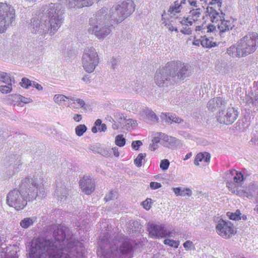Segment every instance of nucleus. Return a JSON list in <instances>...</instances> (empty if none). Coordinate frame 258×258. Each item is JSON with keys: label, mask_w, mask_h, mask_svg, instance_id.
Returning a JSON list of instances; mask_svg holds the SVG:
<instances>
[{"label": "nucleus", "mask_w": 258, "mask_h": 258, "mask_svg": "<svg viewBox=\"0 0 258 258\" xmlns=\"http://www.w3.org/2000/svg\"><path fill=\"white\" fill-rule=\"evenodd\" d=\"M67 230V228H58L54 231L55 242L43 238H38L33 241L28 250V258H84L82 247L77 250L73 247L70 251L62 248L66 243Z\"/></svg>", "instance_id": "obj_1"}, {"label": "nucleus", "mask_w": 258, "mask_h": 258, "mask_svg": "<svg viewBox=\"0 0 258 258\" xmlns=\"http://www.w3.org/2000/svg\"><path fill=\"white\" fill-rule=\"evenodd\" d=\"M43 182L44 179L38 175L23 178L19 183L21 190L10 191L7 196V204L16 210L23 209L27 204V197L29 201H33L37 197L46 195Z\"/></svg>", "instance_id": "obj_2"}, {"label": "nucleus", "mask_w": 258, "mask_h": 258, "mask_svg": "<svg viewBox=\"0 0 258 258\" xmlns=\"http://www.w3.org/2000/svg\"><path fill=\"white\" fill-rule=\"evenodd\" d=\"M41 13L31 20L30 29L33 33L45 35L54 34L61 25L63 20V10L58 4H49L43 6Z\"/></svg>", "instance_id": "obj_3"}, {"label": "nucleus", "mask_w": 258, "mask_h": 258, "mask_svg": "<svg viewBox=\"0 0 258 258\" xmlns=\"http://www.w3.org/2000/svg\"><path fill=\"white\" fill-rule=\"evenodd\" d=\"M121 236L111 239L108 235L103 237L99 242L100 248L98 254L103 258H123V256L131 251L133 245L131 242L120 241Z\"/></svg>", "instance_id": "obj_4"}, {"label": "nucleus", "mask_w": 258, "mask_h": 258, "mask_svg": "<svg viewBox=\"0 0 258 258\" xmlns=\"http://www.w3.org/2000/svg\"><path fill=\"white\" fill-rule=\"evenodd\" d=\"M114 23L115 22L111 20L108 9L103 8L90 19L88 32L103 40L111 33Z\"/></svg>", "instance_id": "obj_5"}, {"label": "nucleus", "mask_w": 258, "mask_h": 258, "mask_svg": "<svg viewBox=\"0 0 258 258\" xmlns=\"http://www.w3.org/2000/svg\"><path fill=\"white\" fill-rule=\"evenodd\" d=\"M135 10V5L132 0L119 2L108 10L111 20L116 24L121 22L130 16Z\"/></svg>", "instance_id": "obj_6"}, {"label": "nucleus", "mask_w": 258, "mask_h": 258, "mask_svg": "<svg viewBox=\"0 0 258 258\" xmlns=\"http://www.w3.org/2000/svg\"><path fill=\"white\" fill-rule=\"evenodd\" d=\"M99 56L96 49L93 47L86 48L82 57L84 70L88 73L94 72L99 63Z\"/></svg>", "instance_id": "obj_7"}, {"label": "nucleus", "mask_w": 258, "mask_h": 258, "mask_svg": "<svg viewBox=\"0 0 258 258\" xmlns=\"http://www.w3.org/2000/svg\"><path fill=\"white\" fill-rule=\"evenodd\" d=\"M168 62L162 68L157 70L154 80L155 84L160 87H164L175 83V74L172 73Z\"/></svg>", "instance_id": "obj_8"}, {"label": "nucleus", "mask_w": 258, "mask_h": 258, "mask_svg": "<svg viewBox=\"0 0 258 258\" xmlns=\"http://www.w3.org/2000/svg\"><path fill=\"white\" fill-rule=\"evenodd\" d=\"M15 18V11L5 3H0V33L4 32Z\"/></svg>", "instance_id": "obj_9"}, {"label": "nucleus", "mask_w": 258, "mask_h": 258, "mask_svg": "<svg viewBox=\"0 0 258 258\" xmlns=\"http://www.w3.org/2000/svg\"><path fill=\"white\" fill-rule=\"evenodd\" d=\"M172 73L175 74V82L177 79L184 80L190 76L192 72L191 66L180 61H172L168 62Z\"/></svg>", "instance_id": "obj_10"}, {"label": "nucleus", "mask_w": 258, "mask_h": 258, "mask_svg": "<svg viewBox=\"0 0 258 258\" xmlns=\"http://www.w3.org/2000/svg\"><path fill=\"white\" fill-rule=\"evenodd\" d=\"M245 56L253 53L258 47V34L250 33L241 38L238 41Z\"/></svg>", "instance_id": "obj_11"}, {"label": "nucleus", "mask_w": 258, "mask_h": 258, "mask_svg": "<svg viewBox=\"0 0 258 258\" xmlns=\"http://www.w3.org/2000/svg\"><path fill=\"white\" fill-rule=\"evenodd\" d=\"M203 5V7H206L207 12L209 14L212 23H218L220 20L221 16L217 12L216 9L220 10L221 7V3L220 0H200Z\"/></svg>", "instance_id": "obj_12"}, {"label": "nucleus", "mask_w": 258, "mask_h": 258, "mask_svg": "<svg viewBox=\"0 0 258 258\" xmlns=\"http://www.w3.org/2000/svg\"><path fill=\"white\" fill-rule=\"evenodd\" d=\"M226 178L228 181L227 187L232 193H236L237 189L241 186L243 181V176L241 172L235 170L229 171L226 173Z\"/></svg>", "instance_id": "obj_13"}, {"label": "nucleus", "mask_w": 258, "mask_h": 258, "mask_svg": "<svg viewBox=\"0 0 258 258\" xmlns=\"http://www.w3.org/2000/svg\"><path fill=\"white\" fill-rule=\"evenodd\" d=\"M238 116V111L233 107H229L226 110H219L216 117L218 121L224 124H231Z\"/></svg>", "instance_id": "obj_14"}, {"label": "nucleus", "mask_w": 258, "mask_h": 258, "mask_svg": "<svg viewBox=\"0 0 258 258\" xmlns=\"http://www.w3.org/2000/svg\"><path fill=\"white\" fill-rule=\"evenodd\" d=\"M216 231L219 235L224 238H229L236 233L233 224L229 221L223 219L218 221Z\"/></svg>", "instance_id": "obj_15"}, {"label": "nucleus", "mask_w": 258, "mask_h": 258, "mask_svg": "<svg viewBox=\"0 0 258 258\" xmlns=\"http://www.w3.org/2000/svg\"><path fill=\"white\" fill-rule=\"evenodd\" d=\"M148 230L149 235L153 238H163L174 237L173 232L167 231L162 225L148 224Z\"/></svg>", "instance_id": "obj_16"}, {"label": "nucleus", "mask_w": 258, "mask_h": 258, "mask_svg": "<svg viewBox=\"0 0 258 258\" xmlns=\"http://www.w3.org/2000/svg\"><path fill=\"white\" fill-rule=\"evenodd\" d=\"M80 187L85 194H91L95 189V184L89 176H84L80 180Z\"/></svg>", "instance_id": "obj_17"}, {"label": "nucleus", "mask_w": 258, "mask_h": 258, "mask_svg": "<svg viewBox=\"0 0 258 258\" xmlns=\"http://www.w3.org/2000/svg\"><path fill=\"white\" fill-rule=\"evenodd\" d=\"M216 26L217 27L216 32L219 31L220 35H222L223 33L232 30L235 26V24L233 20H227L224 19H220Z\"/></svg>", "instance_id": "obj_18"}, {"label": "nucleus", "mask_w": 258, "mask_h": 258, "mask_svg": "<svg viewBox=\"0 0 258 258\" xmlns=\"http://www.w3.org/2000/svg\"><path fill=\"white\" fill-rule=\"evenodd\" d=\"M188 16L183 19V24L185 23H190L192 25L194 23L195 25L199 24V22L201 16V12L200 9H196L191 10L189 13Z\"/></svg>", "instance_id": "obj_19"}, {"label": "nucleus", "mask_w": 258, "mask_h": 258, "mask_svg": "<svg viewBox=\"0 0 258 258\" xmlns=\"http://www.w3.org/2000/svg\"><path fill=\"white\" fill-rule=\"evenodd\" d=\"M226 102L221 98H214L209 101L207 104V107L209 110L212 112L215 111L222 106H225Z\"/></svg>", "instance_id": "obj_20"}, {"label": "nucleus", "mask_w": 258, "mask_h": 258, "mask_svg": "<svg viewBox=\"0 0 258 258\" xmlns=\"http://www.w3.org/2000/svg\"><path fill=\"white\" fill-rule=\"evenodd\" d=\"M227 53L233 57H242L246 56L244 53L238 42L237 45H233L227 49Z\"/></svg>", "instance_id": "obj_21"}, {"label": "nucleus", "mask_w": 258, "mask_h": 258, "mask_svg": "<svg viewBox=\"0 0 258 258\" xmlns=\"http://www.w3.org/2000/svg\"><path fill=\"white\" fill-rule=\"evenodd\" d=\"M142 117L144 120L149 123L156 122L158 119L155 113L148 108L143 109Z\"/></svg>", "instance_id": "obj_22"}, {"label": "nucleus", "mask_w": 258, "mask_h": 258, "mask_svg": "<svg viewBox=\"0 0 258 258\" xmlns=\"http://www.w3.org/2000/svg\"><path fill=\"white\" fill-rule=\"evenodd\" d=\"M161 118L168 123H180L183 121L181 118L170 113H162Z\"/></svg>", "instance_id": "obj_23"}, {"label": "nucleus", "mask_w": 258, "mask_h": 258, "mask_svg": "<svg viewBox=\"0 0 258 258\" xmlns=\"http://www.w3.org/2000/svg\"><path fill=\"white\" fill-rule=\"evenodd\" d=\"M195 31L198 33L201 32L202 33H213L215 34L217 28L214 24H209L208 25L202 24V25L196 26Z\"/></svg>", "instance_id": "obj_24"}, {"label": "nucleus", "mask_w": 258, "mask_h": 258, "mask_svg": "<svg viewBox=\"0 0 258 258\" xmlns=\"http://www.w3.org/2000/svg\"><path fill=\"white\" fill-rule=\"evenodd\" d=\"M182 7L177 1L174 2L169 6L167 12L166 13V16L168 17L175 16L177 14L180 12Z\"/></svg>", "instance_id": "obj_25"}, {"label": "nucleus", "mask_w": 258, "mask_h": 258, "mask_svg": "<svg viewBox=\"0 0 258 258\" xmlns=\"http://www.w3.org/2000/svg\"><path fill=\"white\" fill-rule=\"evenodd\" d=\"M12 99L15 102V105L19 106H23L24 104L29 103L33 101L30 98H26L17 94L12 95Z\"/></svg>", "instance_id": "obj_26"}, {"label": "nucleus", "mask_w": 258, "mask_h": 258, "mask_svg": "<svg viewBox=\"0 0 258 258\" xmlns=\"http://www.w3.org/2000/svg\"><path fill=\"white\" fill-rule=\"evenodd\" d=\"M211 158L210 154L207 152L200 153L195 158L194 163L196 165H199L200 162H209Z\"/></svg>", "instance_id": "obj_27"}, {"label": "nucleus", "mask_w": 258, "mask_h": 258, "mask_svg": "<svg viewBox=\"0 0 258 258\" xmlns=\"http://www.w3.org/2000/svg\"><path fill=\"white\" fill-rule=\"evenodd\" d=\"M160 135L161 136V144L164 147L169 148L175 143V138L169 137L162 133Z\"/></svg>", "instance_id": "obj_28"}, {"label": "nucleus", "mask_w": 258, "mask_h": 258, "mask_svg": "<svg viewBox=\"0 0 258 258\" xmlns=\"http://www.w3.org/2000/svg\"><path fill=\"white\" fill-rule=\"evenodd\" d=\"M55 193L56 196L58 197V200L60 201L64 200L68 195V190L64 186L62 187H57Z\"/></svg>", "instance_id": "obj_29"}, {"label": "nucleus", "mask_w": 258, "mask_h": 258, "mask_svg": "<svg viewBox=\"0 0 258 258\" xmlns=\"http://www.w3.org/2000/svg\"><path fill=\"white\" fill-rule=\"evenodd\" d=\"M71 96H66L62 94H56L54 96L53 101L59 105L63 106L66 103L70 100Z\"/></svg>", "instance_id": "obj_30"}, {"label": "nucleus", "mask_w": 258, "mask_h": 258, "mask_svg": "<svg viewBox=\"0 0 258 258\" xmlns=\"http://www.w3.org/2000/svg\"><path fill=\"white\" fill-rule=\"evenodd\" d=\"M173 190L174 194L177 196H190L192 194L191 190L188 188H181L180 187H174L173 188Z\"/></svg>", "instance_id": "obj_31"}, {"label": "nucleus", "mask_w": 258, "mask_h": 258, "mask_svg": "<svg viewBox=\"0 0 258 258\" xmlns=\"http://www.w3.org/2000/svg\"><path fill=\"white\" fill-rule=\"evenodd\" d=\"M201 45L203 47L210 48L216 46V43L214 41L213 37H202Z\"/></svg>", "instance_id": "obj_32"}, {"label": "nucleus", "mask_w": 258, "mask_h": 258, "mask_svg": "<svg viewBox=\"0 0 258 258\" xmlns=\"http://www.w3.org/2000/svg\"><path fill=\"white\" fill-rule=\"evenodd\" d=\"M35 221L34 218H25L20 222V226L23 228H28L33 224Z\"/></svg>", "instance_id": "obj_33"}, {"label": "nucleus", "mask_w": 258, "mask_h": 258, "mask_svg": "<svg viewBox=\"0 0 258 258\" xmlns=\"http://www.w3.org/2000/svg\"><path fill=\"white\" fill-rule=\"evenodd\" d=\"M70 100L72 101L73 102L72 104L75 105L74 106H73L74 108H81L84 107L85 105L84 101L80 98L71 96Z\"/></svg>", "instance_id": "obj_34"}, {"label": "nucleus", "mask_w": 258, "mask_h": 258, "mask_svg": "<svg viewBox=\"0 0 258 258\" xmlns=\"http://www.w3.org/2000/svg\"><path fill=\"white\" fill-rule=\"evenodd\" d=\"M182 28L180 30V32L185 35H189L191 34L192 32V29L190 26L192 25L190 23H185V24H183V19L180 22Z\"/></svg>", "instance_id": "obj_35"}, {"label": "nucleus", "mask_w": 258, "mask_h": 258, "mask_svg": "<svg viewBox=\"0 0 258 258\" xmlns=\"http://www.w3.org/2000/svg\"><path fill=\"white\" fill-rule=\"evenodd\" d=\"M172 21L170 20L169 18L166 16L165 11H164L162 15L161 23L167 29H168L172 25Z\"/></svg>", "instance_id": "obj_36"}, {"label": "nucleus", "mask_w": 258, "mask_h": 258, "mask_svg": "<svg viewBox=\"0 0 258 258\" xmlns=\"http://www.w3.org/2000/svg\"><path fill=\"white\" fill-rule=\"evenodd\" d=\"M87 130V128L85 124H79L75 127V133L78 136L81 137L83 135Z\"/></svg>", "instance_id": "obj_37"}, {"label": "nucleus", "mask_w": 258, "mask_h": 258, "mask_svg": "<svg viewBox=\"0 0 258 258\" xmlns=\"http://www.w3.org/2000/svg\"><path fill=\"white\" fill-rule=\"evenodd\" d=\"M136 121L131 118H126L124 122V123L123 124L121 127H124L127 130L131 128V127L136 126Z\"/></svg>", "instance_id": "obj_38"}, {"label": "nucleus", "mask_w": 258, "mask_h": 258, "mask_svg": "<svg viewBox=\"0 0 258 258\" xmlns=\"http://www.w3.org/2000/svg\"><path fill=\"white\" fill-rule=\"evenodd\" d=\"M114 118L120 124L121 127L122 126L126 118V117H125L123 114L120 112H116L114 114Z\"/></svg>", "instance_id": "obj_39"}, {"label": "nucleus", "mask_w": 258, "mask_h": 258, "mask_svg": "<svg viewBox=\"0 0 258 258\" xmlns=\"http://www.w3.org/2000/svg\"><path fill=\"white\" fill-rule=\"evenodd\" d=\"M164 243L166 245H169L170 247L177 248L179 244V241L178 240L176 241L169 238H166L164 240Z\"/></svg>", "instance_id": "obj_40"}, {"label": "nucleus", "mask_w": 258, "mask_h": 258, "mask_svg": "<svg viewBox=\"0 0 258 258\" xmlns=\"http://www.w3.org/2000/svg\"><path fill=\"white\" fill-rule=\"evenodd\" d=\"M125 139L122 135H117L115 137V143L119 147H123L125 145Z\"/></svg>", "instance_id": "obj_41"}, {"label": "nucleus", "mask_w": 258, "mask_h": 258, "mask_svg": "<svg viewBox=\"0 0 258 258\" xmlns=\"http://www.w3.org/2000/svg\"><path fill=\"white\" fill-rule=\"evenodd\" d=\"M146 157V154L140 153L134 160V163L138 167L142 166V160Z\"/></svg>", "instance_id": "obj_42"}, {"label": "nucleus", "mask_w": 258, "mask_h": 258, "mask_svg": "<svg viewBox=\"0 0 258 258\" xmlns=\"http://www.w3.org/2000/svg\"><path fill=\"white\" fill-rule=\"evenodd\" d=\"M12 91V84L7 85L0 86V91L3 94H7L11 92Z\"/></svg>", "instance_id": "obj_43"}, {"label": "nucleus", "mask_w": 258, "mask_h": 258, "mask_svg": "<svg viewBox=\"0 0 258 258\" xmlns=\"http://www.w3.org/2000/svg\"><path fill=\"white\" fill-rule=\"evenodd\" d=\"M1 81L7 84H12L13 82L12 79L10 76L5 72H3L2 75V80H1Z\"/></svg>", "instance_id": "obj_44"}, {"label": "nucleus", "mask_w": 258, "mask_h": 258, "mask_svg": "<svg viewBox=\"0 0 258 258\" xmlns=\"http://www.w3.org/2000/svg\"><path fill=\"white\" fill-rule=\"evenodd\" d=\"M227 215L229 217V219L233 220H240V212L237 211L235 213L228 212Z\"/></svg>", "instance_id": "obj_45"}, {"label": "nucleus", "mask_w": 258, "mask_h": 258, "mask_svg": "<svg viewBox=\"0 0 258 258\" xmlns=\"http://www.w3.org/2000/svg\"><path fill=\"white\" fill-rule=\"evenodd\" d=\"M31 82L32 81H30L26 78H24L22 79L21 82H20V85L22 87L28 89L29 87L31 86Z\"/></svg>", "instance_id": "obj_46"}, {"label": "nucleus", "mask_w": 258, "mask_h": 258, "mask_svg": "<svg viewBox=\"0 0 258 258\" xmlns=\"http://www.w3.org/2000/svg\"><path fill=\"white\" fill-rule=\"evenodd\" d=\"M169 161L167 159H163L161 161L160 167L163 170H167L169 166Z\"/></svg>", "instance_id": "obj_47"}, {"label": "nucleus", "mask_w": 258, "mask_h": 258, "mask_svg": "<svg viewBox=\"0 0 258 258\" xmlns=\"http://www.w3.org/2000/svg\"><path fill=\"white\" fill-rule=\"evenodd\" d=\"M151 201L152 200L151 199H147L145 201H143L142 203V205H143L144 208L147 210H149L151 207Z\"/></svg>", "instance_id": "obj_48"}, {"label": "nucleus", "mask_w": 258, "mask_h": 258, "mask_svg": "<svg viewBox=\"0 0 258 258\" xmlns=\"http://www.w3.org/2000/svg\"><path fill=\"white\" fill-rule=\"evenodd\" d=\"M116 196V192L114 191H110L108 194H107L104 199L107 202L110 200H112L113 198H114Z\"/></svg>", "instance_id": "obj_49"}, {"label": "nucleus", "mask_w": 258, "mask_h": 258, "mask_svg": "<svg viewBox=\"0 0 258 258\" xmlns=\"http://www.w3.org/2000/svg\"><path fill=\"white\" fill-rule=\"evenodd\" d=\"M160 135H161V133H158L155 135L154 137L152 140V142L153 143H156L158 144V143H160L161 144V137Z\"/></svg>", "instance_id": "obj_50"}, {"label": "nucleus", "mask_w": 258, "mask_h": 258, "mask_svg": "<svg viewBox=\"0 0 258 258\" xmlns=\"http://www.w3.org/2000/svg\"><path fill=\"white\" fill-rule=\"evenodd\" d=\"M183 246L186 250H189L194 248L192 242L187 240L183 243Z\"/></svg>", "instance_id": "obj_51"}, {"label": "nucleus", "mask_w": 258, "mask_h": 258, "mask_svg": "<svg viewBox=\"0 0 258 258\" xmlns=\"http://www.w3.org/2000/svg\"><path fill=\"white\" fill-rule=\"evenodd\" d=\"M142 145V142L141 141H135L132 142V147L134 149L137 150Z\"/></svg>", "instance_id": "obj_52"}, {"label": "nucleus", "mask_w": 258, "mask_h": 258, "mask_svg": "<svg viewBox=\"0 0 258 258\" xmlns=\"http://www.w3.org/2000/svg\"><path fill=\"white\" fill-rule=\"evenodd\" d=\"M5 258H18L16 251H10L8 253H7Z\"/></svg>", "instance_id": "obj_53"}, {"label": "nucleus", "mask_w": 258, "mask_h": 258, "mask_svg": "<svg viewBox=\"0 0 258 258\" xmlns=\"http://www.w3.org/2000/svg\"><path fill=\"white\" fill-rule=\"evenodd\" d=\"M235 194L240 197H247L248 196V194L246 191L243 189H239V188L237 189L236 193Z\"/></svg>", "instance_id": "obj_54"}, {"label": "nucleus", "mask_w": 258, "mask_h": 258, "mask_svg": "<svg viewBox=\"0 0 258 258\" xmlns=\"http://www.w3.org/2000/svg\"><path fill=\"white\" fill-rule=\"evenodd\" d=\"M31 87H35L38 91H41L43 89L42 86L35 81H32Z\"/></svg>", "instance_id": "obj_55"}, {"label": "nucleus", "mask_w": 258, "mask_h": 258, "mask_svg": "<svg viewBox=\"0 0 258 258\" xmlns=\"http://www.w3.org/2000/svg\"><path fill=\"white\" fill-rule=\"evenodd\" d=\"M150 186L152 189H156L160 188L161 186V185L158 182H151L150 184Z\"/></svg>", "instance_id": "obj_56"}, {"label": "nucleus", "mask_w": 258, "mask_h": 258, "mask_svg": "<svg viewBox=\"0 0 258 258\" xmlns=\"http://www.w3.org/2000/svg\"><path fill=\"white\" fill-rule=\"evenodd\" d=\"M158 148V144L153 143V142H152V144H151L149 147V150L152 151H155Z\"/></svg>", "instance_id": "obj_57"}, {"label": "nucleus", "mask_w": 258, "mask_h": 258, "mask_svg": "<svg viewBox=\"0 0 258 258\" xmlns=\"http://www.w3.org/2000/svg\"><path fill=\"white\" fill-rule=\"evenodd\" d=\"M82 118V115L79 114H75L73 117V119L76 122L80 121Z\"/></svg>", "instance_id": "obj_58"}, {"label": "nucleus", "mask_w": 258, "mask_h": 258, "mask_svg": "<svg viewBox=\"0 0 258 258\" xmlns=\"http://www.w3.org/2000/svg\"><path fill=\"white\" fill-rule=\"evenodd\" d=\"M201 41L202 39L201 40L200 39H196L195 37L194 38V40L192 42V45H196V46H200V45H201Z\"/></svg>", "instance_id": "obj_59"}, {"label": "nucleus", "mask_w": 258, "mask_h": 258, "mask_svg": "<svg viewBox=\"0 0 258 258\" xmlns=\"http://www.w3.org/2000/svg\"><path fill=\"white\" fill-rule=\"evenodd\" d=\"M112 149L113 150L114 155L116 157H118L119 155V153L118 152V148L116 147H115L113 148Z\"/></svg>", "instance_id": "obj_60"}, {"label": "nucleus", "mask_w": 258, "mask_h": 258, "mask_svg": "<svg viewBox=\"0 0 258 258\" xmlns=\"http://www.w3.org/2000/svg\"><path fill=\"white\" fill-rule=\"evenodd\" d=\"M107 130V127L105 124L103 123L100 125V127L99 128L98 130L100 132H105Z\"/></svg>", "instance_id": "obj_61"}, {"label": "nucleus", "mask_w": 258, "mask_h": 258, "mask_svg": "<svg viewBox=\"0 0 258 258\" xmlns=\"http://www.w3.org/2000/svg\"><path fill=\"white\" fill-rule=\"evenodd\" d=\"M168 30L170 32L175 31L176 33L178 32V29L176 27H174L173 25H172L170 27H169Z\"/></svg>", "instance_id": "obj_62"}, {"label": "nucleus", "mask_w": 258, "mask_h": 258, "mask_svg": "<svg viewBox=\"0 0 258 258\" xmlns=\"http://www.w3.org/2000/svg\"><path fill=\"white\" fill-rule=\"evenodd\" d=\"M188 3H189V4L190 5V6H194L195 7H197V3H196V2L195 1H193V0H188L187 1Z\"/></svg>", "instance_id": "obj_63"}, {"label": "nucleus", "mask_w": 258, "mask_h": 258, "mask_svg": "<svg viewBox=\"0 0 258 258\" xmlns=\"http://www.w3.org/2000/svg\"><path fill=\"white\" fill-rule=\"evenodd\" d=\"M102 124V121L100 119H97L95 122V126H100Z\"/></svg>", "instance_id": "obj_64"}]
</instances>
